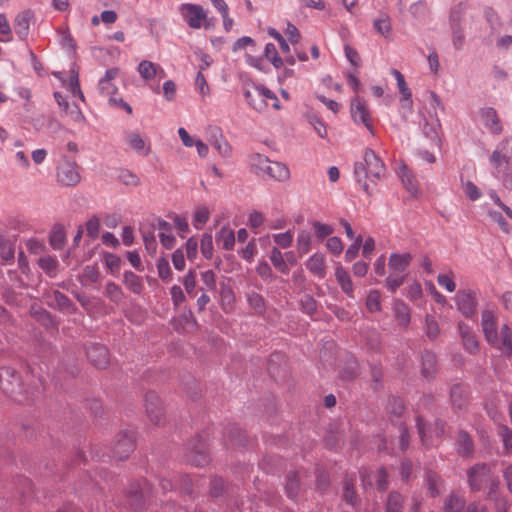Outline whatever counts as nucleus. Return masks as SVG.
<instances>
[{
    "label": "nucleus",
    "mask_w": 512,
    "mask_h": 512,
    "mask_svg": "<svg viewBox=\"0 0 512 512\" xmlns=\"http://www.w3.org/2000/svg\"><path fill=\"white\" fill-rule=\"evenodd\" d=\"M386 175V167L382 159L370 148L365 149L363 161L355 163L354 177L363 190L370 194L367 180L376 182Z\"/></svg>",
    "instance_id": "1"
},
{
    "label": "nucleus",
    "mask_w": 512,
    "mask_h": 512,
    "mask_svg": "<svg viewBox=\"0 0 512 512\" xmlns=\"http://www.w3.org/2000/svg\"><path fill=\"white\" fill-rule=\"evenodd\" d=\"M249 163L253 172L260 177H268L279 182L290 178L288 167L280 162H272L265 155L253 153L249 156Z\"/></svg>",
    "instance_id": "2"
},
{
    "label": "nucleus",
    "mask_w": 512,
    "mask_h": 512,
    "mask_svg": "<svg viewBox=\"0 0 512 512\" xmlns=\"http://www.w3.org/2000/svg\"><path fill=\"white\" fill-rule=\"evenodd\" d=\"M0 389L14 401L22 402L27 399V389L18 372L12 367L0 368Z\"/></svg>",
    "instance_id": "3"
},
{
    "label": "nucleus",
    "mask_w": 512,
    "mask_h": 512,
    "mask_svg": "<svg viewBox=\"0 0 512 512\" xmlns=\"http://www.w3.org/2000/svg\"><path fill=\"white\" fill-rule=\"evenodd\" d=\"M244 97L250 107L256 111H264L268 107V101H272V107L276 110L280 109V102L276 94L264 85H253V91L244 90Z\"/></svg>",
    "instance_id": "4"
},
{
    "label": "nucleus",
    "mask_w": 512,
    "mask_h": 512,
    "mask_svg": "<svg viewBox=\"0 0 512 512\" xmlns=\"http://www.w3.org/2000/svg\"><path fill=\"white\" fill-rule=\"evenodd\" d=\"M179 13L192 29H200L207 20V14L198 4L183 3L178 8Z\"/></svg>",
    "instance_id": "5"
},
{
    "label": "nucleus",
    "mask_w": 512,
    "mask_h": 512,
    "mask_svg": "<svg viewBox=\"0 0 512 512\" xmlns=\"http://www.w3.org/2000/svg\"><path fill=\"white\" fill-rule=\"evenodd\" d=\"M56 176L57 182L62 186H76L81 181L78 165L66 158L57 167Z\"/></svg>",
    "instance_id": "6"
},
{
    "label": "nucleus",
    "mask_w": 512,
    "mask_h": 512,
    "mask_svg": "<svg viewBox=\"0 0 512 512\" xmlns=\"http://www.w3.org/2000/svg\"><path fill=\"white\" fill-rule=\"evenodd\" d=\"M135 448V432L125 430L120 432L113 445V456L117 460H125L134 451Z\"/></svg>",
    "instance_id": "7"
},
{
    "label": "nucleus",
    "mask_w": 512,
    "mask_h": 512,
    "mask_svg": "<svg viewBox=\"0 0 512 512\" xmlns=\"http://www.w3.org/2000/svg\"><path fill=\"white\" fill-rule=\"evenodd\" d=\"M490 162L493 169H498L499 172L507 164L512 163V138H505L497 145L491 154Z\"/></svg>",
    "instance_id": "8"
},
{
    "label": "nucleus",
    "mask_w": 512,
    "mask_h": 512,
    "mask_svg": "<svg viewBox=\"0 0 512 512\" xmlns=\"http://www.w3.org/2000/svg\"><path fill=\"white\" fill-rule=\"evenodd\" d=\"M491 468L486 463H477L467 471V482L471 491H480L489 480Z\"/></svg>",
    "instance_id": "9"
},
{
    "label": "nucleus",
    "mask_w": 512,
    "mask_h": 512,
    "mask_svg": "<svg viewBox=\"0 0 512 512\" xmlns=\"http://www.w3.org/2000/svg\"><path fill=\"white\" fill-rule=\"evenodd\" d=\"M416 425L422 444L429 447L433 444V438H439L444 433V425L440 421H436L434 427L427 426L422 417H417Z\"/></svg>",
    "instance_id": "10"
},
{
    "label": "nucleus",
    "mask_w": 512,
    "mask_h": 512,
    "mask_svg": "<svg viewBox=\"0 0 512 512\" xmlns=\"http://www.w3.org/2000/svg\"><path fill=\"white\" fill-rule=\"evenodd\" d=\"M124 140L128 147L140 156H148L151 152V144L149 139L140 132H126L124 135Z\"/></svg>",
    "instance_id": "11"
},
{
    "label": "nucleus",
    "mask_w": 512,
    "mask_h": 512,
    "mask_svg": "<svg viewBox=\"0 0 512 512\" xmlns=\"http://www.w3.org/2000/svg\"><path fill=\"white\" fill-rule=\"evenodd\" d=\"M458 310L467 318L476 313L477 299L474 292L470 290H460L455 296Z\"/></svg>",
    "instance_id": "12"
},
{
    "label": "nucleus",
    "mask_w": 512,
    "mask_h": 512,
    "mask_svg": "<svg viewBox=\"0 0 512 512\" xmlns=\"http://www.w3.org/2000/svg\"><path fill=\"white\" fill-rule=\"evenodd\" d=\"M481 328L487 343H496L497 340V317L494 311L484 309L481 313Z\"/></svg>",
    "instance_id": "13"
},
{
    "label": "nucleus",
    "mask_w": 512,
    "mask_h": 512,
    "mask_svg": "<svg viewBox=\"0 0 512 512\" xmlns=\"http://www.w3.org/2000/svg\"><path fill=\"white\" fill-rule=\"evenodd\" d=\"M351 116L356 124H363L371 134H373V126L370 119L369 111L365 101L359 97H354L351 101Z\"/></svg>",
    "instance_id": "14"
},
{
    "label": "nucleus",
    "mask_w": 512,
    "mask_h": 512,
    "mask_svg": "<svg viewBox=\"0 0 512 512\" xmlns=\"http://www.w3.org/2000/svg\"><path fill=\"white\" fill-rule=\"evenodd\" d=\"M87 358L97 368H106L110 357L107 348L99 343H91L86 349Z\"/></svg>",
    "instance_id": "15"
},
{
    "label": "nucleus",
    "mask_w": 512,
    "mask_h": 512,
    "mask_svg": "<svg viewBox=\"0 0 512 512\" xmlns=\"http://www.w3.org/2000/svg\"><path fill=\"white\" fill-rule=\"evenodd\" d=\"M147 415L152 423L160 425L163 423V409L159 396L155 392H148L145 397Z\"/></svg>",
    "instance_id": "16"
},
{
    "label": "nucleus",
    "mask_w": 512,
    "mask_h": 512,
    "mask_svg": "<svg viewBox=\"0 0 512 512\" xmlns=\"http://www.w3.org/2000/svg\"><path fill=\"white\" fill-rule=\"evenodd\" d=\"M461 10L454 9L450 15V26L452 30V44L456 50H461L465 44V34L464 30L461 27Z\"/></svg>",
    "instance_id": "17"
},
{
    "label": "nucleus",
    "mask_w": 512,
    "mask_h": 512,
    "mask_svg": "<svg viewBox=\"0 0 512 512\" xmlns=\"http://www.w3.org/2000/svg\"><path fill=\"white\" fill-rule=\"evenodd\" d=\"M497 342L489 343L492 347L500 350L506 356H512V327L504 323L500 327V332H497Z\"/></svg>",
    "instance_id": "18"
},
{
    "label": "nucleus",
    "mask_w": 512,
    "mask_h": 512,
    "mask_svg": "<svg viewBox=\"0 0 512 512\" xmlns=\"http://www.w3.org/2000/svg\"><path fill=\"white\" fill-rule=\"evenodd\" d=\"M483 125L493 134H500L503 130L497 111L492 107H484L479 111Z\"/></svg>",
    "instance_id": "19"
},
{
    "label": "nucleus",
    "mask_w": 512,
    "mask_h": 512,
    "mask_svg": "<svg viewBox=\"0 0 512 512\" xmlns=\"http://www.w3.org/2000/svg\"><path fill=\"white\" fill-rule=\"evenodd\" d=\"M173 328L178 333H189L197 329V321L190 310L184 311L172 320Z\"/></svg>",
    "instance_id": "20"
},
{
    "label": "nucleus",
    "mask_w": 512,
    "mask_h": 512,
    "mask_svg": "<svg viewBox=\"0 0 512 512\" xmlns=\"http://www.w3.org/2000/svg\"><path fill=\"white\" fill-rule=\"evenodd\" d=\"M459 334L462 338L464 349L471 354H475L479 350V342L473 330L465 323L458 324Z\"/></svg>",
    "instance_id": "21"
},
{
    "label": "nucleus",
    "mask_w": 512,
    "mask_h": 512,
    "mask_svg": "<svg viewBox=\"0 0 512 512\" xmlns=\"http://www.w3.org/2000/svg\"><path fill=\"white\" fill-rule=\"evenodd\" d=\"M118 73L119 70L116 68L108 69L104 77L99 80L98 90L102 96L110 98L117 92V87L113 83V80L116 78Z\"/></svg>",
    "instance_id": "22"
},
{
    "label": "nucleus",
    "mask_w": 512,
    "mask_h": 512,
    "mask_svg": "<svg viewBox=\"0 0 512 512\" xmlns=\"http://www.w3.org/2000/svg\"><path fill=\"white\" fill-rule=\"evenodd\" d=\"M305 266L318 279L325 278L326 259L324 254L319 252L314 253L307 259Z\"/></svg>",
    "instance_id": "23"
},
{
    "label": "nucleus",
    "mask_w": 512,
    "mask_h": 512,
    "mask_svg": "<svg viewBox=\"0 0 512 512\" xmlns=\"http://www.w3.org/2000/svg\"><path fill=\"white\" fill-rule=\"evenodd\" d=\"M413 256L406 253H392L389 257L388 267L392 271V273L402 274L409 267Z\"/></svg>",
    "instance_id": "24"
},
{
    "label": "nucleus",
    "mask_w": 512,
    "mask_h": 512,
    "mask_svg": "<svg viewBox=\"0 0 512 512\" xmlns=\"http://www.w3.org/2000/svg\"><path fill=\"white\" fill-rule=\"evenodd\" d=\"M391 74L397 81L398 90L401 93V103L403 108H407L409 111L412 109V93L405 81L404 76L397 69H392Z\"/></svg>",
    "instance_id": "25"
},
{
    "label": "nucleus",
    "mask_w": 512,
    "mask_h": 512,
    "mask_svg": "<svg viewBox=\"0 0 512 512\" xmlns=\"http://www.w3.org/2000/svg\"><path fill=\"white\" fill-rule=\"evenodd\" d=\"M138 72L145 80H151L156 76H159V78L165 77L164 70L160 66L148 60H143L139 63Z\"/></svg>",
    "instance_id": "26"
},
{
    "label": "nucleus",
    "mask_w": 512,
    "mask_h": 512,
    "mask_svg": "<svg viewBox=\"0 0 512 512\" xmlns=\"http://www.w3.org/2000/svg\"><path fill=\"white\" fill-rule=\"evenodd\" d=\"M398 175L401 178L402 184L405 189L414 197L419 195L417 181L407 166H401L398 170Z\"/></svg>",
    "instance_id": "27"
},
{
    "label": "nucleus",
    "mask_w": 512,
    "mask_h": 512,
    "mask_svg": "<svg viewBox=\"0 0 512 512\" xmlns=\"http://www.w3.org/2000/svg\"><path fill=\"white\" fill-rule=\"evenodd\" d=\"M31 13L24 11L18 14L14 21L15 33L21 40L26 39L29 33Z\"/></svg>",
    "instance_id": "28"
},
{
    "label": "nucleus",
    "mask_w": 512,
    "mask_h": 512,
    "mask_svg": "<svg viewBox=\"0 0 512 512\" xmlns=\"http://www.w3.org/2000/svg\"><path fill=\"white\" fill-rule=\"evenodd\" d=\"M335 278L340 285L342 291L349 297L353 298V283L349 273L342 267L337 266L335 269Z\"/></svg>",
    "instance_id": "29"
},
{
    "label": "nucleus",
    "mask_w": 512,
    "mask_h": 512,
    "mask_svg": "<svg viewBox=\"0 0 512 512\" xmlns=\"http://www.w3.org/2000/svg\"><path fill=\"white\" fill-rule=\"evenodd\" d=\"M216 242L224 250H232L235 244V233L227 226H223L216 234Z\"/></svg>",
    "instance_id": "30"
},
{
    "label": "nucleus",
    "mask_w": 512,
    "mask_h": 512,
    "mask_svg": "<svg viewBox=\"0 0 512 512\" xmlns=\"http://www.w3.org/2000/svg\"><path fill=\"white\" fill-rule=\"evenodd\" d=\"M312 239L313 235L310 231L306 229H301L298 231L296 248L300 257L307 254L311 250Z\"/></svg>",
    "instance_id": "31"
},
{
    "label": "nucleus",
    "mask_w": 512,
    "mask_h": 512,
    "mask_svg": "<svg viewBox=\"0 0 512 512\" xmlns=\"http://www.w3.org/2000/svg\"><path fill=\"white\" fill-rule=\"evenodd\" d=\"M425 482L431 496L435 497L440 495L443 489V480L436 472L431 470L426 471Z\"/></svg>",
    "instance_id": "32"
},
{
    "label": "nucleus",
    "mask_w": 512,
    "mask_h": 512,
    "mask_svg": "<svg viewBox=\"0 0 512 512\" xmlns=\"http://www.w3.org/2000/svg\"><path fill=\"white\" fill-rule=\"evenodd\" d=\"M123 283L127 289L134 294H140L143 290V282L140 276L132 271H125L123 274Z\"/></svg>",
    "instance_id": "33"
},
{
    "label": "nucleus",
    "mask_w": 512,
    "mask_h": 512,
    "mask_svg": "<svg viewBox=\"0 0 512 512\" xmlns=\"http://www.w3.org/2000/svg\"><path fill=\"white\" fill-rule=\"evenodd\" d=\"M393 311L398 323L403 327H407L410 323V310L408 306L404 302L396 300L393 305Z\"/></svg>",
    "instance_id": "34"
},
{
    "label": "nucleus",
    "mask_w": 512,
    "mask_h": 512,
    "mask_svg": "<svg viewBox=\"0 0 512 512\" xmlns=\"http://www.w3.org/2000/svg\"><path fill=\"white\" fill-rule=\"evenodd\" d=\"M458 453L464 457H469L474 451V445L471 437L464 431L459 432L457 437Z\"/></svg>",
    "instance_id": "35"
},
{
    "label": "nucleus",
    "mask_w": 512,
    "mask_h": 512,
    "mask_svg": "<svg viewBox=\"0 0 512 512\" xmlns=\"http://www.w3.org/2000/svg\"><path fill=\"white\" fill-rule=\"evenodd\" d=\"M436 356L430 351H426L422 355L421 372L425 378H430L436 372Z\"/></svg>",
    "instance_id": "36"
},
{
    "label": "nucleus",
    "mask_w": 512,
    "mask_h": 512,
    "mask_svg": "<svg viewBox=\"0 0 512 512\" xmlns=\"http://www.w3.org/2000/svg\"><path fill=\"white\" fill-rule=\"evenodd\" d=\"M191 452L194 453L191 456V461L197 466H204L209 462V457L206 452L205 444L198 440L197 444H195L191 448Z\"/></svg>",
    "instance_id": "37"
},
{
    "label": "nucleus",
    "mask_w": 512,
    "mask_h": 512,
    "mask_svg": "<svg viewBox=\"0 0 512 512\" xmlns=\"http://www.w3.org/2000/svg\"><path fill=\"white\" fill-rule=\"evenodd\" d=\"M311 226L318 241H323L334 233V227L332 225L317 220L312 221Z\"/></svg>",
    "instance_id": "38"
},
{
    "label": "nucleus",
    "mask_w": 512,
    "mask_h": 512,
    "mask_svg": "<svg viewBox=\"0 0 512 512\" xmlns=\"http://www.w3.org/2000/svg\"><path fill=\"white\" fill-rule=\"evenodd\" d=\"M99 278L100 273L98 268L94 265H87L84 267L83 272L80 275V282L83 286H88L98 282Z\"/></svg>",
    "instance_id": "39"
},
{
    "label": "nucleus",
    "mask_w": 512,
    "mask_h": 512,
    "mask_svg": "<svg viewBox=\"0 0 512 512\" xmlns=\"http://www.w3.org/2000/svg\"><path fill=\"white\" fill-rule=\"evenodd\" d=\"M450 396L453 405L462 408L466 403L467 391L462 385L455 384L451 388Z\"/></svg>",
    "instance_id": "40"
},
{
    "label": "nucleus",
    "mask_w": 512,
    "mask_h": 512,
    "mask_svg": "<svg viewBox=\"0 0 512 512\" xmlns=\"http://www.w3.org/2000/svg\"><path fill=\"white\" fill-rule=\"evenodd\" d=\"M270 261L273 266L280 271L281 273L287 274L289 272V267L284 259V255L277 248L273 247L270 253Z\"/></svg>",
    "instance_id": "41"
},
{
    "label": "nucleus",
    "mask_w": 512,
    "mask_h": 512,
    "mask_svg": "<svg viewBox=\"0 0 512 512\" xmlns=\"http://www.w3.org/2000/svg\"><path fill=\"white\" fill-rule=\"evenodd\" d=\"M373 27L377 33L384 37H388L392 29L389 16L383 14L379 18L375 19L373 21Z\"/></svg>",
    "instance_id": "42"
},
{
    "label": "nucleus",
    "mask_w": 512,
    "mask_h": 512,
    "mask_svg": "<svg viewBox=\"0 0 512 512\" xmlns=\"http://www.w3.org/2000/svg\"><path fill=\"white\" fill-rule=\"evenodd\" d=\"M465 505L463 497L451 494L445 501L444 512H462Z\"/></svg>",
    "instance_id": "43"
},
{
    "label": "nucleus",
    "mask_w": 512,
    "mask_h": 512,
    "mask_svg": "<svg viewBox=\"0 0 512 512\" xmlns=\"http://www.w3.org/2000/svg\"><path fill=\"white\" fill-rule=\"evenodd\" d=\"M422 125V131L424 135L432 141L438 140V128L440 127V122L438 118H435L431 122H429L426 118H424Z\"/></svg>",
    "instance_id": "44"
},
{
    "label": "nucleus",
    "mask_w": 512,
    "mask_h": 512,
    "mask_svg": "<svg viewBox=\"0 0 512 512\" xmlns=\"http://www.w3.org/2000/svg\"><path fill=\"white\" fill-rule=\"evenodd\" d=\"M285 490L289 498H295L299 490V475L297 472H290L286 477Z\"/></svg>",
    "instance_id": "45"
},
{
    "label": "nucleus",
    "mask_w": 512,
    "mask_h": 512,
    "mask_svg": "<svg viewBox=\"0 0 512 512\" xmlns=\"http://www.w3.org/2000/svg\"><path fill=\"white\" fill-rule=\"evenodd\" d=\"M372 479L375 481L377 488L381 491L386 490L389 486L388 474L383 467L372 473L371 479L368 480L370 485L372 484Z\"/></svg>",
    "instance_id": "46"
},
{
    "label": "nucleus",
    "mask_w": 512,
    "mask_h": 512,
    "mask_svg": "<svg viewBox=\"0 0 512 512\" xmlns=\"http://www.w3.org/2000/svg\"><path fill=\"white\" fill-rule=\"evenodd\" d=\"M403 497L398 492H391L386 502V512H402Z\"/></svg>",
    "instance_id": "47"
},
{
    "label": "nucleus",
    "mask_w": 512,
    "mask_h": 512,
    "mask_svg": "<svg viewBox=\"0 0 512 512\" xmlns=\"http://www.w3.org/2000/svg\"><path fill=\"white\" fill-rule=\"evenodd\" d=\"M492 173L497 179L501 180L505 188L512 190V163L503 167L501 172L498 169H493Z\"/></svg>",
    "instance_id": "48"
},
{
    "label": "nucleus",
    "mask_w": 512,
    "mask_h": 512,
    "mask_svg": "<svg viewBox=\"0 0 512 512\" xmlns=\"http://www.w3.org/2000/svg\"><path fill=\"white\" fill-rule=\"evenodd\" d=\"M105 296L110 299V301L118 304L123 300L124 293L119 285L114 282H108L105 288Z\"/></svg>",
    "instance_id": "49"
},
{
    "label": "nucleus",
    "mask_w": 512,
    "mask_h": 512,
    "mask_svg": "<svg viewBox=\"0 0 512 512\" xmlns=\"http://www.w3.org/2000/svg\"><path fill=\"white\" fill-rule=\"evenodd\" d=\"M210 211L206 206H199L196 208L193 216V225L196 229H201L202 226L209 220Z\"/></svg>",
    "instance_id": "50"
},
{
    "label": "nucleus",
    "mask_w": 512,
    "mask_h": 512,
    "mask_svg": "<svg viewBox=\"0 0 512 512\" xmlns=\"http://www.w3.org/2000/svg\"><path fill=\"white\" fill-rule=\"evenodd\" d=\"M264 54L275 68H280L283 65V60L278 55V51L273 43H267L265 46Z\"/></svg>",
    "instance_id": "51"
},
{
    "label": "nucleus",
    "mask_w": 512,
    "mask_h": 512,
    "mask_svg": "<svg viewBox=\"0 0 512 512\" xmlns=\"http://www.w3.org/2000/svg\"><path fill=\"white\" fill-rule=\"evenodd\" d=\"M211 144L222 157L228 158L231 156L232 147L221 135L219 138L215 137Z\"/></svg>",
    "instance_id": "52"
},
{
    "label": "nucleus",
    "mask_w": 512,
    "mask_h": 512,
    "mask_svg": "<svg viewBox=\"0 0 512 512\" xmlns=\"http://www.w3.org/2000/svg\"><path fill=\"white\" fill-rule=\"evenodd\" d=\"M498 435L503 443V448L507 454H512V430L507 426H500Z\"/></svg>",
    "instance_id": "53"
},
{
    "label": "nucleus",
    "mask_w": 512,
    "mask_h": 512,
    "mask_svg": "<svg viewBox=\"0 0 512 512\" xmlns=\"http://www.w3.org/2000/svg\"><path fill=\"white\" fill-rule=\"evenodd\" d=\"M224 435L229 437L230 441L232 443H235L237 445H243L244 444V435L242 430L236 426V425H230L229 427L225 428Z\"/></svg>",
    "instance_id": "54"
},
{
    "label": "nucleus",
    "mask_w": 512,
    "mask_h": 512,
    "mask_svg": "<svg viewBox=\"0 0 512 512\" xmlns=\"http://www.w3.org/2000/svg\"><path fill=\"white\" fill-rule=\"evenodd\" d=\"M201 253L204 258L211 259L213 256V238L211 234H204L200 243Z\"/></svg>",
    "instance_id": "55"
},
{
    "label": "nucleus",
    "mask_w": 512,
    "mask_h": 512,
    "mask_svg": "<svg viewBox=\"0 0 512 512\" xmlns=\"http://www.w3.org/2000/svg\"><path fill=\"white\" fill-rule=\"evenodd\" d=\"M405 276L402 274L391 273L385 280V287L394 293L404 282Z\"/></svg>",
    "instance_id": "56"
},
{
    "label": "nucleus",
    "mask_w": 512,
    "mask_h": 512,
    "mask_svg": "<svg viewBox=\"0 0 512 512\" xmlns=\"http://www.w3.org/2000/svg\"><path fill=\"white\" fill-rule=\"evenodd\" d=\"M439 325L433 316L425 317V333L430 339H435L439 334Z\"/></svg>",
    "instance_id": "57"
},
{
    "label": "nucleus",
    "mask_w": 512,
    "mask_h": 512,
    "mask_svg": "<svg viewBox=\"0 0 512 512\" xmlns=\"http://www.w3.org/2000/svg\"><path fill=\"white\" fill-rule=\"evenodd\" d=\"M258 249L255 243V240H250L247 245L239 252L240 257H242L247 262L251 263L253 258L257 254Z\"/></svg>",
    "instance_id": "58"
},
{
    "label": "nucleus",
    "mask_w": 512,
    "mask_h": 512,
    "mask_svg": "<svg viewBox=\"0 0 512 512\" xmlns=\"http://www.w3.org/2000/svg\"><path fill=\"white\" fill-rule=\"evenodd\" d=\"M273 240L281 248H288L292 245L293 233L290 230H288L283 233L274 234Z\"/></svg>",
    "instance_id": "59"
},
{
    "label": "nucleus",
    "mask_w": 512,
    "mask_h": 512,
    "mask_svg": "<svg viewBox=\"0 0 512 512\" xmlns=\"http://www.w3.org/2000/svg\"><path fill=\"white\" fill-rule=\"evenodd\" d=\"M488 215L492 221H494L498 224L499 228L504 233H507V234L510 233L511 227H510L509 223L504 219L503 215L500 212L495 211V210H488Z\"/></svg>",
    "instance_id": "60"
},
{
    "label": "nucleus",
    "mask_w": 512,
    "mask_h": 512,
    "mask_svg": "<svg viewBox=\"0 0 512 512\" xmlns=\"http://www.w3.org/2000/svg\"><path fill=\"white\" fill-rule=\"evenodd\" d=\"M366 306L370 312H377L380 310V293L377 290L370 291L366 299Z\"/></svg>",
    "instance_id": "61"
},
{
    "label": "nucleus",
    "mask_w": 512,
    "mask_h": 512,
    "mask_svg": "<svg viewBox=\"0 0 512 512\" xmlns=\"http://www.w3.org/2000/svg\"><path fill=\"white\" fill-rule=\"evenodd\" d=\"M409 11L414 18L421 20L426 16L428 9L426 3L420 0L413 3L410 6Z\"/></svg>",
    "instance_id": "62"
},
{
    "label": "nucleus",
    "mask_w": 512,
    "mask_h": 512,
    "mask_svg": "<svg viewBox=\"0 0 512 512\" xmlns=\"http://www.w3.org/2000/svg\"><path fill=\"white\" fill-rule=\"evenodd\" d=\"M463 191L471 201L478 200L482 195L479 188L472 181L463 183Z\"/></svg>",
    "instance_id": "63"
},
{
    "label": "nucleus",
    "mask_w": 512,
    "mask_h": 512,
    "mask_svg": "<svg viewBox=\"0 0 512 512\" xmlns=\"http://www.w3.org/2000/svg\"><path fill=\"white\" fill-rule=\"evenodd\" d=\"M326 248L333 254V255H340L343 251V243L342 240L337 237H329L326 241Z\"/></svg>",
    "instance_id": "64"
}]
</instances>
